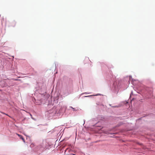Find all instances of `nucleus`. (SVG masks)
<instances>
[{
    "instance_id": "obj_1",
    "label": "nucleus",
    "mask_w": 155,
    "mask_h": 155,
    "mask_svg": "<svg viewBox=\"0 0 155 155\" xmlns=\"http://www.w3.org/2000/svg\"><path fill=\"white\" fill-rule=\"evenodd\" d=\"M17 135L20 137L21 139L23 140L24 142H25V139H24L22 136L18 134H17Z\"/></svg>"
},
{
    "instance_id": "obj_4",
    "label": "nucleus",
    "mask_w": 155,
    "mask_h": 155,
    "mask_svg": "<svg viewBox=\"0 0 155 155\" xmlns=\"http://www.w3.org/2000/svg\"><path fill=\"white\" fill-rule=\"evenodd\" d=\"M15 80H17V81H20V80H18V79H16Z\"/></svg>"
},
{
    "instance_id": "obj_5",
    "label": "nucleus",
    "mask_w": 155,
    "mask_h": 155,
    "mask_svg": "<svg viewBox=\"0 0 155 155\" xmlns=\"http://www.w3.org/2000/svg\"><path fill=\"white\" fill-rule=\"evenodd\" d=\"M71 155H75V154H72Z\"/></svg>"
},
{
    "instance_id": "obj_3",
    "label": "nucleus",
    "mask_w": 155,
    "mask_h": 155,
    "mask_svg": "<svg viewBox=\"0 0 155 155\" xmlns=\"http://www.w3.org/2000/svg\"><path fill=\"white\" fill-rule=\"evenodd\" d=\"M71 107V108H72V109H73V110H74V108H73L72 107Z\"/></svg>"
},
{
    "instance_id": "obj_6",
    "label": "nucleus",
    "mask_w": 155,
    "mask_h": 155,
    "mask_svg": "<svg viewBox=\"0 0 155 155\" xmlns=\"http://www.w3.org/2000/svg\"><path fill=\"white\" fill-rule=\"evenodd\" d=\"M30 116H32L31 115V114H30Z\"/></svg>"
},
{
    "instance_id": "obj_2",
    "label": "nucleus",
    "mask_w": 155,
    "mask_h": 155,
    "mask_svg": "<svg viewBox=\"0 0 155 155\" xmlns=\"http://www.w3.org/2000/svg\"><path fill=\"white\" fill-rule=\"evenodd\" d=\"M34 146V144H33V143H32V144H31L30 145V147H33Z\"/></svg>"
}]
</instances>
